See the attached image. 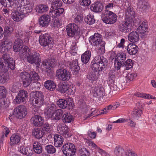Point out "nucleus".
I'll return each mask as SVG.
<instances>
[{"label": "nucleus", "instance_id": "obj_46", "mask_svg": "<svg viewBox=\"0 0 156 156\" xmlns=\"http://www.w3.org/2000/svg\"><path fill=\"white\" fill-rule=\"evenodd\" d=\"M142 110L140 108H134L132 112V116L134 119L138 120L141 116Z\"/></svg>", "mask_w": 156, "mask_h": 156}, {"label": "nucleus", "instance_id": "obj_25", "mask_svg": "<svg viewBox=\"0 0 156 156\" xmlns=\"http://www.w3.org/2000/svg\"><path fill=\"white\" fill-rule=\"evenodd\" d=\"M30 74L31 75V77L32 76V81H33V82L32 83V85L34 86L36 84L37 86L35 87L38 89L41 86V83L38 82V81L40 80L39 76L38 74L34 71L31 72Z\"/></svg>", "mask_w": 156, "mask_h": 156}, {"label": "nucleus", "instance_id": "obj_32", "mask_svg": "<svg viewBox=\"0 0 156 156\" xmlns=\"http://www.w3.org/2000/svg\"><path fill=\"white\" fill-rule=\"evenodd\" d=\"M1 45V51L7 52L12 47V45L11 42L7 41H3L2 42Z\"/></svg>", "mask_w": 156, "mask_h": 156}, {"label": "nucleus", "instance_id": "obj_54", "mask_svg": "<svg viewBox=\"0 0 156 156\" xmlns=\"http://www.w3.org/2000/svg\"><path fill=\"white\" fill-rule=\"evenodd\" d=\"M126 55L125 53H120L117 54L115 58L117 61H120L123 62L126 60Z\"/></svg>", "mask_w": 156, "mask_h": 156}, {"label": "nucleus", "instance_id": "obj_43", "mask_svg": "<svg viewBox=\"0 0 156 156\" xmlns=\"http://www.w3.org/2000/svg\"><path fill=\"white\" fill-rule=\"evenodd\" d=\"M134 14L135 13L133 9L130 6H129L128 7H127V9L126 11L125 15L126 17L125 18V19L132 20V19L133 18Z\"/></svg>", "mask_w": 156, "mask_h": 156}, {"label": "nucleus", "instance_id": "obj_9", "mask_svg": "<svg viewBox=\"0 0 156 156\" xmlns=\"http://www.w3.org/2000/svg\"><path fill=\"white\" fill-rule=\"evenodd\" d=\"M8 92L6 88L3 86H1V100L2 102H1V107L3 108H7L9 105V102L6 96Z\"/></svg>", "mask_w": 156, "mask_h": 156}, {"label": "nucleus", "instance_id": "obj_29", "mask_svg": "<svg viewBox=\"0 0 156 156\" xmlns=\"http://www.w3.org/2000/svg\"><path fill=\"white\" fill-rule=\"evenodd\" d=\"M139 34L136 31L131 32L129 34L128 39L131 42L136 43L139 41Z\"/></svg>", "mask_w": 156, "mask_h": 156}, {"label": "nucleus", "instance_id": "obj_12", "mask_svg": "<svg viewBox=\"0 0 156 156\" xmlns=\"http://www.w3.org/2000/svg\"><path fill=\"white\" fill-rule=\"evenodd\" d=\"M69 129L64 124H59L58 126L57 130L58 132L66 138L70 137L72 134L69 132Z\"/></svg>", "mask_w": 156, "mask_h": 156}, {"label": "nucleus", "instance_id": "obj_45", "mask_svg": "<svg viewBox=\"0 0 156 156\" xmlns=\"http://www.w3.org/2000/svg\"><path fill=\"white\" fill-rule=\"evenodd\" d=\"M33 147L34 151L37 154H40L42 151V148L41 144L38 142H35L33 144Z\"/></svg>", "mask_w": 156, "mask_h": 156}, {"label": "nucleus", "instance_id": "obj_39", "mask_svg": "<svg viewBox=\"0 0 156 156\" xmlns=\"http://www.w3.org/2000/svg\"><path fill=\"white\" fill-rule=\"evenodd\" d=\"M63 114V112L61 109H56L52 115V116L50 118H51L52 120H58L61 119Z\"/></svg>", "mask_w": 156, "mask_h": 156}, {"label": "nucleus", "instance_id": "obj_5", "mask_svg": "<svg viewBox=\"0 0 156 156\" xmlns=\"http://www.w3.org/2000/svg\"><path fill=\"white\" fill-rule=\"evenodd\" d=\"M15 61L13 58H10L7 54H5L2 56V58L1 59V68H10L13 70L15 67Z\"/></svg>", "mask_w": 156, "mask_h": 156}, {"label": "nucleus", "instance_id": "obj_48", "mask_svg": "<svg viewBox=\"0 0 156 156\" xmlns=\"http://www.w3.org/2000/svg\"><path fill=\"white\" fill-rule=\"evenodd\" d=\"M73 119V118L72 115L68 113L64 114L62 117L63 121L65 123H70Z\"/></svg>", "mask_w": 156, "mask_h": 156}, {"label": "nucleus", "instance_id": "obj_6", "mask_svg": "<svg viewBox=\"0 0 156 156\" xmlns=\"http://www.w3.org/2000/svg\"><path fill=\"white\" fill-rule=\"evenodd\" d=\"M31 100L33 105L38 107H41L44 104V96L41 92L37 91L34 93Z\"/></svg>", "mask_w": 156, "mask_h": 156}, {"label": "nucleus", "instance_id": "obj_16", "mask_svg": "<svg viewBox=\"0 0 156 156\" xmlns=\"http://www.w3.org/2000/svg\"><path fill=\"white\" fill-rule=\"evenodd\" d=\"M140 26L137 28L136 30L141 36V37H145L148 33V27L147 22L146 20H144L142 22H139Z\"/></svg>", "mask_w": 156, "mask_h": 156}, {"label": "nucleus", "instance_id": "obj_2", "mask_svg": "<svg viewBox=\"0 0 156 156\" xmlns=\"http://www.w3.org/2000/svg\"><path fill=\"white\" fill-rule=\"evenodd\" d=\"M22 51V54L20 55V58L26 60L30 63H35L37 65L41 62L39 53L35 51L31 52L30 49L27 47L24 48Z\"/></svg>", "mask_w": 156, "mask_h": 156}, {"label": "nucleus", "instance_id": "obj_53", "mask_svg": "<svg viewBox=\"0 0 156 156\" xmlns=\"http://www.w3.org/2000/svg\"><path fill=\"white\" fill-rule=\"evenodd\" d=\"M13 0H1V4L4 7H10L14 4Z\"/></svg>", "mask_w": 156, "mask_h": 156}, {"label": "nucleus", "instance_id": "obj_15", "mask_svg": "<svg viewBox=\"0 0 156 156\" xmlns=\"http://www.w3.org/2000/svg\"><path fill=\"white\" fill-rule=\"evenodd\" d=\"M20 77L21 78L24 87H27L30 85L32 81V77L30 73L25 72L20 73Z\"/></svg>", "mask_w": 156, "mask_h": 156}, {"label": "nucleus", "instance_id": "obj_57", "mask_svg": "<svg viewBox=\"0 0 156 156\" xmlns=\"http://www.w3.org/2000/svg\"><path fill=\"white\" fill-rule=\"evenodd\" d=\"M105 42H102L101 44L97 46L98 47L97 51V53L98 54L101 55L104 53L105 52Z\"/></svg>", "mask_w": 156, "mask_h": 156}, {"label": "nucleus", "instance_id": "obj_50", "mask_svg": "<svg viewBox=\"0 0 156 156\" xmlns=\"http://www.w3.org/2000/svg\"><path fill=\"white\" fill-rule=\"evenodd\" d=\"M42 130L44 134L45 133H49L52 130L51 126L47 122H46L42 125V126L41 129Z\"/></svg>", "mask_w": 156, "mask_h": 156}, {"label": "nucleus", "instance_id": "obj_38", "mask_svg": "<svg viewBox=\"0 0 156 156\" xmlns=\"http://www.w3.org/2000/svg\"><path fill=\"white\" fill-rule=\"evenodd\" d=\"M91 56V51L87 50L82 54L81 60L83 63L86 64L89 61Z\"/></svg>", "mask_w": 156, "mask_h": 156}, {"label": "nucleus", "instance_id": "obj_61", "mask_svg": "<svg viewBox=\"0 0 156 156\" xmlns=\"http://www.w3.org/2000/svg\"><path fill=\"white\" fill-rule=\"evenodd\" d=\"M134 95L137 97L142 98L150 99L151 98V95L147 94H146L142 93L136 92L134 94Z\"/></svg>", "mask_w": 156, "mask_h": 156}, {"label": "nucleus", "instance_id": "obj_24", "mask_svg": "<svg viewBox=\"0 0 156 156\" xmlns=\"http://www.w3.org/2000/svg\"><path fill=\"white\" fill-rule=\"evenodd\" d=\"M57 109L55 104H51L48 105L45 109L44 112L47 117L49 118L52 116V115Z\"/></svg>", "mask_w": 156, "mask_h": 156}, {"label": "nucleus", "instance_id": "obj_42", "mask_svg": "<svg viewBox=\"0 0 156 156\" xmlns=\"http://www.w3.org/2000/svg\"><path fill=\"white\" fill-rule=\"evenodd\" d=\"M36 12L39 13H43L48 10V6L44 4H39L35 8Z\"/></svg>", "mask_w": 156, "mask_h": 156}, {"label": "nucleus", "instance_id": "obj_60", "mask_svg": "<svg viewBox=\"0 0 156 156\" xmlns=\"http://www.w3.org/2000/svg\"><path fill=\"white\" fill-rule=\"evenodd\" d=\"M69 88V85L66 84H63L58 86L59 90L62 93H67Z\"/></svg>", "mask_w": 156, "mask_h": 156}, {"label": "nucleus", "instance_id": "obj_10", "mask_svg": "<svg viewBox=\"0 0 156 156\" xmlns=\"http://www.w3.org/2000/svg\"><path fill=\"white\" fill-rule=\"evenodd\" d=\"M132 26V20L125 19L119 26L120 31L127 33L131 31Z\"/></svg>", "mask_w": 156, "mask_h": 156}, {"label": "nucleus", "instance_id": "obj_7", "mask_svg": "<svg viewBox=\"0 0 156 156\" xmlns=\"http://www.w3.org/2000/svg\"><path fill=\"white\" fill-rule=\"evenodd\" d=\"M62 150L65 156H74L76 151L74 145L70 143L64 144Z\"/></svg>", "mask_w": 156, "mask_h": 156}, {"label": "nucleus", "instance_id": "obj_19", "mask_svg": "<svg viewBox=\"0 0 156 156\" xmlns=\"http://www.w3.org/2000/svg\"><path fill=\"white\" fill-rule=\"evenodd\" d=\"M137 8L142 12H145L150 8V5L146 0H138L137 3Z\"/></svg>", "mask_w": 156, "mask_h": 156}, {"label": "nucleus", "instance_id": "obj_37", "mask_svg": "<svg viewBox=\"0 0 156 156\" xmlns=\"http://www.w3.org/2000/svg\"><path fill=\"white\" fill-rule=\"evenodd\" d=\"M116 71L114 69L110 70L108 73V81L109 84L114 83L116 78L115 74Z\"/></svg>", "mask_w": 156, "mask_h": 156}, {"label": "nucleus", "instance_id": "obj_64", "mask_svg": "<svg viewBox=\"0 0 156 156\" xmlns=\"http://www.w3.org/2000/svg\"><path fill=\"white\" fill-rule=\"evenodd\" d=\"M87 78L90 80L92 81L96 80L98 79V76H97L96 73L94 72L90 73L87 76Z\"/></svg>", "mask_w": 156, "mask_h": 156}, {"label": "nucleus", "instance_id": "obj_31", "mask_svg": "<svg viewBox=\"0 0 156 156\" xmlns=\"http://www.w3.org/2000/svg\"><path fill=\"white\" fill-rule=\"evenodd\" d=\"M18 151L21 153L28 156H31L32 154L33 151L28 147H24L20 146L18 147Z\"/></svg>", "mask_w": 156, "mask_h": 156}, {"label": "nucleus", "instance_id": "obj_17", "mask_svg": "<svg viewBox=\"0 0 156 156\" xmlns=\"http://www.w3.org/2000/svg\"><path fill=\"white\" fill-rule=\"evenodd\" d=\"M28 96V93L27 91L21 90L19 91L18 95L16 97L14 101L17 104L24 102L26 101Z\"/></svg>", "mask_w": 156, "mask_h": 156}, {"label": "nucleus", "instance_id": "obj_8", "mask_svg": "<svg viewBox=\"0 0 156 156\" xmlns=\"http://www.w3.org/2000/svg\"><path fill=\"white\" fill-rule=\"evenodd\" d=\"M71 74L69 71L64 69H58L56 72V76L58 80L62 81H67L71 78Z\"/></svg>", "mask_w": 156, "mask_h": 156}, {"label": "nucleus", "instance_id": "obj_23", "mask_svg": "<svg viewBox=\"0 0 156 156\" xmlns=\"http://www.w3.org/2000/svg\"><path fill=\"white\" fill-rule=\"evenodd\" d=\"M44 120L43 118L39 115L34 116L31 119L32 124L36 126H41L44 123Z\"/></svg>", "mask_w": 156, "mask_h": 156}, {"label": "nucleus", "instance_id": "obj_33", "mask_svg": "<svg viewBox=\"0 0 156 156\" xmlns=\"http://www.w3.org/2000/svg\"><path fill=\"white\" fill-rule=\"evenodd\" d=\"M138 47L135 44H129L127 47V50L130 55H135L137 52Z\"/></svg>", "mask_w": 156, "mask_h": 156}, {"label": "nucleus", "instance_id": "obj_28", "mask_svg": "<svg viewBox=\"0 0 156 156\" xmlns=\"http://www.w3.org/2000/svg\"><path fill=\"white\" fill-rule=\"evenodd\" d=\"M54 145L56 147H60L63 144L64 139L61 135L55 134L54 136Z\"/></svg>", "mask_w": 156, "mask_h": 156}, {"label": "nucleus", "instance_id": "obj_14", "mask_svg": "<svg viewBox=\"0 0 156 156\" xmlns=\"http://www.w3.org/2000/svg\"><path fill=\"white\" fill-rule=\"evenodd\" d=\"M52 40L51 35L48 34H45L40 35L39 42L41 45L44 47L49 46Z\"/></svg>", "mask_w": 156, "mask_h": 156}, {"label": "nucleus", "instance_id": "obj_49", "mask_svg": "<svg viewBox=\"0 0 156 156\" xmlns=\"http://www.w3.org/2000/svg\"><path fill=\"white\" fill-rule=\"evenodd\" d=\"M69 67L72 71H77L80 69V67L78 65V63L76 61H73L70 62Z\"/></svg>", "mask_w": 156, "mask_h": 156}, {"label": "nucleus", "instance_id": "obj_59", "mask_svg": "<svg viewBox=\"0 0 156 156\" xmlns=\"http://www.w3.org/2000/svg\"><path fill=\"white\" fill-rule=\"evenodd\" d=\"M124 64L125 67L124 69L128 70L132 68L133 63L132 60L128 59L124 63Z\"/></svg>", "mask_w": 156, "mask_h": 156}, {"label": "nucleus", "instance_id": "obj_3", "mask_svg": "<svg viewBox=\"0 0 156 156\" xmlns=\"http://www.w3.org/2000/svg\"><path fill=\"white\" fill-rule=\"evenodd\" d=\"M108 61L103 56L98 55L95 56L92 61L91 66L92 69L96 71H102L107 66Z\"/></svg>", "mask_w": 156, "mask_h": 156}, {"label": "nucleus", "instance_id": "obj_4", "mask_svg": "<svg viewBox=\"0 0 156 156\" xmlns=\"http://www.w3.org/2000/svg\"><path fill=\"white\" fill-rule=\"evenodd\" d=\"M102 20L106 24H113L117 20V15L111 11H107L103 12L101 16Z\"/></svg>", "mask_w": 156, "mask_h": 156}, {"label": "nucleus", "instance_id": "obj_56", "mask_svg": "<svg viewBox=\"0 0 156 156\" xmlns=\"http://www.w3.org/2000/svg\"><path fill=\"white\" fill-rule=\"evenodd\" d=\"M45 149L47 153L49 154H53L56 151V149L53 146L51 145H47L45 146Z\"/></svg>", "mask_w": 156, "mask_h": 156}, {"label": "nucleus", "instance_id": "obj_30", "mask_svg": "<svg viewBox=\"0 0 156 156\" xmlns=\"http://www.w3.org/2000/svg\"><path fill=\"white\" fill-rule=\"evenodd\" d=\"M60 6H56L55 7H52L53 9H55L54 10L50 11L49 14V15H52V16L56 17L62 14L64 11V9L62 8H57V7H60Z\"/></svg>", "mask_w": 156, "mask_h": 156}, {"label": "nucleus", "instance_id": "obj_36", "mask_svg": "<svg viewBox=\"0 0 156 156\" xmlns=\"http://www.w3.org/2000/svg\"><path fill=\"white\" fill-rule=\"evenodd\" d=\"M20 137L16 133L13 134L10 137L9 144L11 146L18 144L20 140Z\"/></svg>", "mask_w": 156, "mask_h": 156}, {"label": "nucleus", "instance_id": "obj_26", "mask_svg": "<svg viewBox=\"0 0 156 156\" xmlns=\"http://www.w3.org/2000/svg\"><path fill=\"white\" fill-rule=\"evenodd\" d=\"M3 68L1 70V83H4L6 82L9 79L8 69Z\"/></svg>", "mask_w": 156, "mask_h": 156}, {"label": "nucleus", "instance_id": "obj_20", "mask_svg": "<svg viewBox=\"0 0 156 156\" xmlns=\"http://www.w3.org/2000/svg\"><path fill=\"white\" fill-rule=\"evenodd\" d=\"M92 93L93 96L98 98L103 97L105 95V91L102 86H97L93 90Z\"/></svg>", "mask_w": 156, "mask_h": 156}, {"label": "nucleus", "instance_id": "obj_13", "mask_svg": "<svg viewBox=\"0 0 156 156\" xmlns=\"http://www.w3.org/2000/svg\"><path fill=\"white\" fill-rule=\"evenodd\" d=\"M102 39V36L100 34L95 33L89 37V41L91 44L94 46H98L101 44L102 42H105Z\"/></svg>", "mask_w": 156, "mask_h": 156}, {"label": "nucleus", "instance_id": "obj_35", "mask_svg": "<svg viewBox=\"0 0 156 156\" xmlns=\"http://www.w3.org/2000/svg\"><path fill=\"white\" fill-rule=\"evenodd\" d=\"M88 145L94 148L96 151H98L101 155L103 156H109V154H107L105 151L101 149L100 147L98 146L96 144L93 142L89 141L88 142Z\"/></svg>", "mask_w": 156, "mask_h": 156}, {"label": "nucleus", "instance_id": "obj_62", "mask_svg": "<svg viewBox=\"0 0 156 156\" xmlns=\"http://www.w3.org/2000/svg\"><path fill=\"white\" fill-rule=\"evenodd\" d=\"M80 156H89V151L85 148H82L79 150Z\"/></svg>", "mask_w": 156, "mask_h": 156}, {"label": "nucleus", "instance_id": "obj_1", "mask_svg": "<svg viewBox=\"0 0 156 156\" xmlns=\"http://www.w3.org/2000/svg\"><path fill=\"white\" fill-rule=\"evenodd\" d=\"M14 3L16 10L12 12L11 17L16 22L22 20L25 14L31 12L34 5L32 0H15Z\"/></svg>", "mask_w": 156, "mask_h": 156}, {"label": "nucleus", "instance_id": "obj_41", "mask_svg": "<svg viewBox=\"0 0 156 156\" xmlns=\"http://www.w3.org/2000/svg\"><path fill=\"white\" fill-rule=\"evenodd\" d=\"M45 87L47 89L53 91L56 87L55 83L51 80H48L46 81L44 84Z\"/></svg>", "mask_w": 156, "mask_h": 156}, {"label": "nucleus", "instance_id": "obj_21", "mask_svg": "<svg viewBox=\"0 0 156 156\" xmlns=\"http://www.w3.org/2000/svg\"><path fill=\"white\" fill-rule=\"evenodd\" d=\"M51 21V17L49 15H44L41 16L39 19V23L40 26L42 27H47Z\"/></svg>", "mask_w": 156, "mask_h": 156}, {"label": "nucleus", "instance_id": "obj_27", "mask_svg": "<svg viewBox=\"0 0 156 156\" xmlns=\"http://www.w3.org/2000/svg\"><path fill=\"white\" fill-rule=\"evenodd\" d=\"M103 9V5L102 4L98 2L92 4L90 7L91 10L96 12H101Z\"/></svg>", "mask_w": 156, "mask_h": 156}, {"label": "nucleus", "instance_id": "obj_34", "mask_svg": "<svg viewBox=\"0 0 156 156\" xmlns=\"http://www.w3.org/2000/svg\"><path fill=\"white\" fill-rule=\"evenodd\" d=\"M44 134L42 130L40 128H34L32 130V135L35 138L37 139L41 138Z\"/></svg>", "mask_w": 156, "mask_h": 156}, {"label": "nucleus", "instance_id": "obj_22", "mask_svg": "<svg viewBox=\"0 0 156 156\" xmlns=\"http://www.w3.org/2000/svg\"><path fill=\"white\" fill-rule=\"evenodd\" d=\"M27 47L23 45V41L22 40L18 38L16 40L14 43L13 46L14 51L15 52L20 51V54H22V51L24 48Z\"/></svg>", "mask_w": 156, "mask_h": 156}, {"label": "nucleus", "instance_id": "obj_63", "mask_svg": "<svg viewBox=\"0 0 156 156\" xmlns=\"http://www.w3.org/2000/svg\"><path fill=\"white\" fill-rule=\"evenodd\" d=\"M51 3L52 7H55L56 6H61L62 5V2L60 0H48Z\"/></svg>", "mask_w": 156, "mask_h": 156}, {"label": "nucleus", "instance_id": "obj_18", "mask_svg": "<svg viewBox=\"0 0 156 156\" xmlns=\"http://www.w3.org/2000/svg\"><path fill=\"white\" fill-rule=\"evenodd\" d=\"M78 27L74 23H70L68 25L66 30L68 35L73 37L77 33Z\"/></svg>", "mask_w": 156, "mask_h": 156}, {"label": "nucleus", "instance_id": "obj_11", "mask_svg": "<svg viewBox=\"0 0 156 156\" xmlns=\"http://www.w3.org/2000/svg\"><path fill=\"white\" fill-rule=\"evenodd\" d=\"M16 116L18 118L21 119L25 117L27 114L26 107L23 105H20L14 109Z\"/></svg>", "mask_w": 156, "mask_h": 156}, {"label": "nucleus", "instance_id": "obj_47", "mask_svg": "<svg viewBox=\"0 0 156 156\" xmlns=\"http://www.w3.org/2000/svg\"><path fill=\"white\" fill-rule=\"evenodd\" d=\"M84 20L86 23L90 25L94 23L95 21L94 16L91 14H89L85 16Z\"/></svg>", "mask_w": 156, "mask_h": 156}, {"label": "nucleus", "instance_id": "obj_40", "mask_svg": "<svg viewBox=\"0 0 156 156\" xmlns=\"http://www.w3.org/2000/svg\"><path fill=\"white\" fill-rule=\"evenodd\" d=\"M52 65L51 62L45 60L42 62L41 67L46 72H49L52 68Z\"/></svg>", "mask_w": 156, "mask_h": 156}, {"label": "nucleus", "instance_id": "obj_58", "mask_svg": "<svg viewBox=\"0 0 156 156\" xmlns=\"http://www.w3.org/2000/svg\"><path fill=\"white\" fill-rule=\"evenodd\" d=\"M110 91V93L111 94L113 95L116 94L117 91H118L119 90V88L117 87V86L115 85L114 83L112 84H109Z\"/></svg>", "mask_w": 156, "mask_h": 156}, {"label": "nucleus", "instance_id": "obj_44", "mask_svg": "<svg viewBox=\"0 0 156 156\" xmlns=\"http://www.w3.org/2000/svg\"><path fill=\"white\" fill-rule=\"evenodd\" d=\"M114 153L116 156H125L126 151L122 147L119 146L116 147L114 150Z\"/></svg>", "mask_w": 156, "mask_h": 156}, {"label": "nucleus", "instance_id": "obj_52", "mask_svg": "<svg viewBox=\"0 0 156 156\" xmlns=\"http://www.w3.org/2000/svg\"><path fill=\"white\" fill-rule=\"evenodd\" d=\"M2 136L1 137V141H2L4 139V135H5V136L6 137H7V135L9 133L10 131L9 129L8 128L4 126H2Z\"/></svg>", "mask_w": 156, "mask_h": 156}, {"label": "nucleus", "instance_id": "obj_55", "mask_svg": "<svg viewBox=\"0 0 156 156\" xmlns=\"http://www.w3.org/2000/svg\"><path fill=\"white\" fill-rule=\"evenodd\" d=\"M14 31L13 27L12 26H5L4 28L5 36L7 37L10 35Z\"/></svg>", "mask_w": 156, "mask_h": 156}, {"label": "nucleus", "instance_id": "obj_51", "mask_svg": "<svg viewBox=\"0 0 156 156\" xmlns=\"http://www.w3.org/2000/svg\"><path fill=\"white\" fill-rule=\"evenodd\" d=\"M68 102L63 99H60L57 102V104L59 107L62 109L66 108L67 107Z\"/></svg>", "mask_w": 156, "mask_h": 156}]
</instances>
